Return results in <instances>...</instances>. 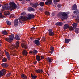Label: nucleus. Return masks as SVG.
<instances>
[{
	"label": "nucleus",
	"mask_w": 79,
	"mask_h": 79,
	"mask_svg": "<svg viewBox=\"0 0 79 79\" xmlns=\"http://www.w3.org/2000/svg\"><path fill=\"white\" fill-rule=\"evenodd\" d=\"M59 1V0H54V4L55 5H57L58 3H57V2H58Z\"/></svg>",
	"instance_id": "34"
},
{
	"label": "nucleus",
	"mask_w": 79,
	"mask_h": 79,
	"mask_svg": "<svg viewBox=\"0 0 79 79\" xmlns=\"http://www.w3.org/2000/svg\"><path fill=\"white\" fill-rule=\"evenodd\" d=\"M10 8L12 9H15L16 8V4L14 2H11L9 4Z\"/></svg>",
	"instance_id": "5"
},
{
	"label": "nucleus",
	"mask_w": 79,
	"mask_h": 79,
	"mask_svg": "<svg viewBox=\"0 0 79 79\" xmlns=\"http://www.w3.org/2000/svg\"><path fill=\"white\" fill-rule=\"evenodd\" d=\"M72 8V10L73 11L76 10L77 9V6H76V5L75 4L73 6Z\"/></svg>",
	"instance_id": "17"
},
{
	"label": "nucleus",
	"mask_w": 79,
	"mask_h": 79,
	"mask_svg": "<svg viewBox=\"0 0 79 79\" xmlns=\"http://www.w3.org/2000/svg\"><path fill=\"white\" fill-rule=\"evenodd\" d=\"M7 61V59L6 58H4L2 60V62H6Z\"/></svg>",
	"instance_id": "37"
},
{
	"label": "nucleus",
	"mask_w": 79,
	"mask_h": 79,
	"mask_svg": "<svg viewBox=\"0 0 79 79\" xmlns=\"http://www.w3.org/2000/svg\"><path fill=\"white\" fill-rule=\"evenodd\" d=\"M25 14L26 12H23L21 14V15L23 16V15H25Z\"/></svg>",
	"instance_id": "44"
},
{
	"label": "nucleus",
	"mask_w": 79,
	"mask_h": 79,
	"mask_svg": "<svg viewBox=\"0 0 79 79\" xmlns=\"http://www.w3.org/2000/svg\"><path fill=\"white\" fill-rule=\"evenodd\" d=\"M26 1H30V0H26Z\"/></svg>",
	"instance_id": "57"
},
{
	"label": "nucleus",
	"mask_w": 79,
	"mask_h": 79,
	"mask_svg": "<svg viewBox=\"0 0 79 79\" xmlns=\"http://www.w3.org/2000/svg\"><path fill=\"white\" fill-rule=\"evenodd\" d=\"M41 10H44V9H42V8H41Z\"/></svg>",
	"instance_id": "58"
},
{
	"label": "nucleus",
	"mask_w": 79,
	"mask_h": 79,
	"mask_svg": "<svg viewBox=\"0 0 79 79\" xmlns=\"http://www.w3.org/2000/svg\"><path fill=\"white\" fill-rule=\"evenodd\" d=\"M50 50L51 51L49 52V53L52 54L54 52V47L52 46L51 47Z\"/></svg>",
	"instance_id": "15"
},
{
	"label": "nucleus",
	"mask_w": 79,
	"mask_h": 79,
	"mask_svg": "<svg viewBox=\"0 0 79 79\" xmlns=\"http://www.w3.org/2000/svg\"><path fill=\"white\" fill-rule=\"evenodd\" d=\"M34 53H38V51L36 50H34Z\"/></svg>",
	"instance_id": "49"
},
{
	"label": "nucleus",
	"mask_w": 79,
	"mask_h": 79,
	"mask_svg": "<svg viewBox=\"0 0 79 79\" xmlns=\"http://www.w3.org/2000/svg\"><path fill=\"white\" fill-rule=\"evenodd\" d=\"M6 70L5 69H3L0 71V77L1 76H3L5 74Z\"/></svg>",
	"instance_id": "7"
},
{
	"label": "nucleus",
	"mask_w": 79,
	"mask_h": 79,
	"mask_svg": "<svg viewBox=\"0 0 79 79\" xmlns=\"http://www.w3.org/2000/svg\"><path fill=\"white\" fill-rule=\"evenodd\" d=\"M19 0V1H22V0Z\"/></svg>",
	"instance_id": "61"
},
{
	"label": "nucleus",
	"mask_w": 79,
	"mask_h": 79,
	"mask_svg": "<svg viewBox=\"0 0 79 79\" xmlns=\"http://www.w3.org/2000/svg\"><path fill=\"white\" fill-rule=\"evenodd\" d=\"M70 40H71L69 39H65V43L68 44V43H69V42L70 41Z\"/></svg>",
	"instance_id": "30"
},
{
	"label": "nucleus",
	"mask_w": 79,
	"mask_h": 79,
	"mask_svg": "<svg viewBox=\"0 0 79 79\" xmlns=\"http://www.w3.org/2000/svg\"><path fill=\"white\" fill-rule=\"evenodd\" d=\"M34 17V15L33 14H29L27 16H22L21 18H19V20L20 21V23H21L22 21H25L27 19H30Z\"/></svg>",
	"instance_id": "1"
},
{
	"label": "nucleus",
	"mask_w": 79,
	"mask_h": 79,
	"mask_svg": "<svg viewBox=\"0 0 79 79\" xmlns=\"http://www.w3.org/2000/svg\"><path fill=\"white\" fill-rule=\"evenodd\" d=\"M21 47L23 48H27V44L24 43H22L21 44Z\"/></svg>",
	"instance_id": "11"
},
{
	"label": "nucleus",
	"mask_w": 79,
	"mask_h": 79,
	"mask_svg": "<svg viewBox=\"0 0 79 79\" xmlns=\"http://www.w3.org/2000/svg\"><path fill=\"white\" fill-rule=\"evenodd\" d=\"M12 54H13V52H11V53H10V54L12 55Z\"/></svg>",
	"instance_id": "56"
},
{
	"label": "nucleus",
	"mask_w": 79,
	"mask_h": 79,
	"mask_svg": "<svg viewBox=\"0 0 79 79\" xmlns=\"http://www.w3.org/2000/svg\"><path fill=\"white\" fill-rule=\"evenodd\" d=\"M1 66H2V67L5 68V67H8V64L6 63H3L1 64Z\"/></svg>",
	"instance_id": "19"
},
{
	"label": "nucleus",
	"mask_w": 79,
	"mask_h": 79,
	"mask_svg": "<svg viewBox=\"0 0 79 79\" xmlns=\"http://www.w3.org/2000/svg\"><path fill=\"white\" fill-rule=\"evenodd\" d=\"M31 29H33V30H34V29H35V28H32Z\"/></svg>",
	"instance_id": "55"
},
{
	"label": "nucleus",
	"mask_w": 79,
	"mask_h": 79,
	"mask_svg": "<svg viewBox=\"0 0 79 79\" xmlns=\"http://www.w3.org/2000/svg\"><path fill=\"white\" fill-rule=\"evenodd\" d=\"M14 47H15V45L14 44H10L9 46V48H10V49H13Z\"/></svg>",
	"instance_id": "9"
},
{
	"label": "nucleus",
	"mask_w": 79,
	"mask_h": 79,
	"mask_svg": "<svg viewBox=\"0 0 79 79\" xmlns=\"http://www.w3.org/2000/svg\"><path fill=\"white\" fill-rule=\"evenodd\" d=\"M75 32L77 34L79 33V28H76L75 30Z\"/></svg>",
	"instance_id": "33"
},
{
	"label": "nucleus",
	"mask_w": 79,
	"mask_h": 79,
	"mask_svg": "<svg viewBox=\"0 0 79 79\" xmlns=\"http://www.w3.org/2000/svg\"><path fill=\"white\" fill-rule=\"evenodd\" d=\"M1 6H2V5L0 4V7H1Z\"/></svg>",
	"instance_id": "59"
},
{
	"label": "nucleus",
	"mask_w": 79,
	"mask_h": 79,
	"mask_svg": "<svg viewBox=\"0 0 79 79\" xmlns=\"http://www.w3.org/2000/svg\"><path fill=\"white\" fill-rule=\"evenodd\" d=\"M0 46H1V44H0Z\"/></svg>",
	"instance_id": "64"
},
{
	"label": "nucleus",
	"mask_w": 79,
	"mask_h": 79,
	"mask_svg": "<svg viewBox=\"0 0 79 79\" xmlns=\"http://www.w3.org/2000/svg\"><path fill=\"white\" fill-rule=\"evenodd\" d=\"M2 33L4 35H7V34H8V32H6L5 30L4 31H2Z\"/></svg>",
	"instance_id": "32"
},
{
	"label": "nucleus",
	"mask_w": 79,
	"mask_h": 79,
	"mask_svg": "<svg viewBox=\"0 0 79 79\" xmlns=\"http://www.w3.org/2000/svg\"><path fill=\"white\" fill-rule=\"evenodd\" d=\"M33 38H30V40H33Z\"/></svg>",
	"instance_id": "53"
},
{
	"label": "nucleus",
	"mask_w": 79,
	"mask_h": 79,
	"mask_svg": "<svg viewBox=\"0 0 79 79\" xmlns=\"http://www.w3.org/2000/svg\"><path fill=\"white\" fill-rule=\"evenodd\" d=\"M15 39V37H14V35H11L9 36V39L6 38L5 40L7 41L8 42H12L13 40Z\"/></svg>",
	"instance_id": "3"
},
{
	"label": "nucleus",
	"mask_w": 79,
	"mask_h": 79,
	"mask_svg": "<svg viewBox=\"0 0 79 79\" xmlns=\"http://www.w3.org/2000/svg\"><path fill=\"white\" fill-rule=\"evenodd\" d=\"M31 76L32 77V78L33 79H36V78L37 77V76H35V75H32V74H31Z\"/></svg>",
	"instance_id": "31"
},
{
	"label": "nucleus",
	"mask_w": 79,
	"mask_h": 79,
	"mask_svg": "<svg viewBox=\"0 0 79 79\" xmlns=\"http://www.w3.org/2000/svg\"><path fill=\"white\" fill-rule=\"evenodd\" d=\"M11 73H8L7 75V77H9V76H10V75H11Z\"/></svg>",
	"instance_id": "43"
},
{
	"label": "nucleus",
	"mask_w": 79,
	"mask_h": 79,
	"mask_svg": "<svg viewBox=\"0 0 79 79\" xmlns=\"http://www.w3.org/2000/svg\"><path fill=\"white\" fill-rule=\"evenodd\" d=\"M74 28H73V27H70L69 28V29L70 31H72L73 30H74Z\"/></svg>",
	"instance_id": "41"
},
{
	"label": "nucleus",
	"mask_w": 79,
	"mask_h": 79,
	"mask_svg": "<svg viewBox=\"0 0 79 79\" xmlns=\"http://www.w3.org/2000/svg\"><path fill=\"white\" fill-rule=\"evenodd\" d=\"M47 61H49V63H52V61H53V60L52 59L50 58L49 57H48L47 58Z\"/></svg>",
	"instance_id": "22"
},
{
	"label": "nucleus",
	"mask_w": 79,
	"mask_h": 79,
	"mask_svg": "<svg viewBox=\"0 0 79 79\" xmlns=\"http://www.w3.org/2000/svg\"><path fill=\"white\" fill-rule=\"evenodd\" d=\"M68 27H69V25L68 24H66L64 26V30L67 29Z\"/></svg>",
	"instance_id": "24"
},
{
	"label": "nucleus",
	"mask_w": 79,
	"mask_h": 79,
	"mask_svg": "<svg viewBox=\"0 0 79 79\" xmlns=\"http://www.w3.org/2000/svg\"><path fill=\"white\" fill-rule=\"evenodd\" d=\"M62 15V19L63 20L66 19H67L68 18V15L65 12H60L58 14V17H60V16Z\"/></svg>",
	"instance_id": "2"
},
{
	"label": "nucleus",
	"mask_w": 79,
	"mask_h": 79,
	"mask_svg": "<svg viewBox=\"0 0 79 79\" xmlns=\"http://www.w3.org/2000/svg\"><path fill=\"white\" fill-rule=\"evenodd\" d=\"M55 24L56 26H62L63 25V23L62 22H57Z\"/></svg>",
	"instance_id": "18"
},
{
	"label": "nucleus",
	"mask_w": 79,
	"mask_h": 79,
	"mask_svg": "<svg viewBox=\"0 0 79 79\" xmlns=\"http://www.w3.org/2000/svg\"><path fill=\"white\" fill-rule=\"evenodd\" d=\"M29 11H35V10L32 7H30L28 9Z\"/></svg>",
	"instance_id": "20"
},
{
	"label": "nucleus",
	"mask_w": 79,
	"mask_h": 79,
	"mask_svg": "<svg viewBox=\"0 0 79 79\" xmlns=\"http://www.w3.org/2000/svg\"><path fill=\"white\" fill-rule=\"evenodd\" d=\"M4 13L5 15H6V16L7 15H10V13L9 12H5Z\"/></svg>",
	"instance_id": "40"
},
{
	"label": "nucleus",
	"mask_w": 79,
	"mask_h": 79,
	"mask_svg": "<svg viewBox=\"0 0 79 79\" xmlns=\"http://www.w3.org/2000/svg\"><path fill=\"white\" fill-rule=\"evenodd\" d=\"M49 31V35L50 36H53L54 35V33L53 32V31L51 29H50L48 30Z\"/></svg>",
	"instance_id": "8"
},
{
	"label": "nucleus",
	"mask_w": 79,
	"mask_h": 79,
	"mask_svg": "<svg viewBox=\"0 0 79 79\" xmlns=\"http://www.w3.org/2000/svg\"><path fill=\"white\" fill-rule=\"evenodd\" d=\"M2 11H5V10H8L10 9V8H8V4L6 5L5 6H2Z\"/></svg>",
	"instance_id": "6"
},
{
	"label": "nucleus",
	"mask_w": 79,
	"mask_h": 79,
	"mask_svg": "<svg viewBox=\"0 0 79 79\" xmlns=\"http://www.w3.org/2000/svg\"><path fill=\"white\" fill-rule=\"evenodd\" d=\"M35 71L37 73H43V70L42 69L40 70H35Z\"/></svg>",
	"instance_id": "28"
},
{
	"label": "nucleus",
	"mask_w": 79,
	"mask_h": 79,
	"mask_svg": "<svg viewBox=\"0 0 79 79\" xmlns=\"http://www.w3.org/2000/svg\"><path fill=\"white\" fill-rule=\"evenodd\" d=\"M14 16H15L13 14H11L10 15V17H11V18H14Z\"/></svg>",
	"instance_id": "45"
},
{
	"label": "nucleus",
	"mask_w": 79,
	"mask_h": 79,
	"mask_svg": "<svg viewBox=\"0 0 79 79\" xmlns=\"http://www.w3.org/2000/svg\"><path fill=\"white\" fill-rule=\"evenodd\" d=\"M43 1L44 2L45 1V0H43Z\"/></svg>",
	"instance_id": "60"
},
{
	"label": "nucleus",
	"mask_w": 79,
	"mask_h": 79,
	"mask_svg": "<svg viewBox=\"0 0 79 79\" xmlns=\"http://www.w3.org/2000/svg\"><path fill=\"white\" fill-rule=\"evenodd\" d=\"M36 60L38 61H40V56L37 55L36 57Z\"/></svg>",
	"instance_id": "26"
},
{
	"label": "nucleus",
	"mask_w": 79,
	"mask_h": 79,
	"mask_svg": "<svg viewBox=\"0 0 79 79\" xmlns=\"http://www.w3.org/2000/svg\"><path fill=\"white\" fill-rule=\"evenodd\" d=\"M0 18H4V17L3 15H2V13H0Z\"/></svg>",
	"instance_id": "42"
},
{
	"label": "nucleus",
	"mask_w": 79,
	"mask_h": 79,
	"mask_svg": "<svg viewBox=\"0 0 79 79\" xmlns=\"http://www.w3.org/2000/svg\"><path fill=\"white\" fill-rule=\"evenodd\" d=\"M33 53V51H29V53L32 54V53Z\"/></svg>",
	"instance_id": "47"
},
{
	"label": "nucleus",
	"mask_w": 79,
	"mask_h": 79,
	"mask_svg": "<svg viewBox=\"0 0 79 79\" xmlns=\"http://www.w3.org/2000/svg\"><path fill=\"white\" fill-rule=\"evenodd\" d=\"M39 5L40 6L42 7L44 5V3L43 2H41L40 3Z\"/></svg>",
	"instance_id": "35"
},
{
	"label": "nucleus",
	"mask_w": 79,
	"mask_h": 79,
	"mask_svg": "<svg viewBox=\"0 0 79 79\" xmlns=\"http://www.w3.org/2000/svg\"><path fill=\"white\" fill-rule=\"evenodd\" d=\"M15 39L16 40H19L20 39V38H19V36H18V35H15Z\"/></svg>",
	"instance_id": "29"
},
{
	"label": "nucleus",
	"mask_w": 79,
	"mask_h": 79,
	"mask_svg": "<svg viewBox=\"0 0 79 79\" xmlns=\"http://www.w3.org/2000/svg\"><path fill=\"white\" fill-rule=\"evenodd\" d=\"M45 14L47 16H49L50 15V13L48 11H46L45 12Z\"/></svg>",
	"instance_id": "36"
},
{
	"label": "nucleus",
	"mask_w": 79,
	"mask_h": 79,
	"mask_svg": "<svg viewBox=\"0 0 79 79\" xmlns=\"http://www.w3.org/2000/svg\"><path fill=\"white\" fill-rule=\"evenodd\" d=\"M41 59H42V60L43 59H44V57L43 56H41Z\"/></svg>",
	"instance_id": "51"
},
{
	"label": "nucleus",
	"mask_w": 79,
	"mask_h": 79,
	"mask_svg": "<svg viewBox=\"0 0 79 79\" xmlns=\"http://www.w3.org/2000/svg\"><path fill=\"white\" fill-rule=\"evenodd\" d=\"M74 14H76V16H74L73 17V18H75V17L77 16V18L76 19V20L77 21V22H79V15H79V11H74L73 12Z\"/></svg>",
	"instance_id": "4"
},
{
	"label": "nucleus",
	"mask_w": 79,
	"mask_h": 79,
	"mask_svg": "<svg viewBox=\"0 0 79 79\" xmlns=\"http://www.w3.org/2000/svg\"><path fill=\"white\" fill-rule=\"evenodd\" d=\"M52 0H48V1L46 2H45V5H48V4H51L52 3Z\"/></svg>",
	"instance_id": "14"
},
{
	"label": "nucleus",
	"mask_w": 79,
	"mask_h": 79,
	"mask_svg": "<svg viewBox=\"0 0 79 79\" xmlns=\"http://www.w3.org/2000/svg\"><path fill=\"white\" fill-rule=\"evenodd\" d=\"M5 54L6 56L7 57V59L8 60H10V54L6 52V51H5Z\"/></svg>",
	"instance_id": "12"
},
{
	"label": "nucleus",
	"mask_w": 79,
	"mask_h": 79,
	"mask_svg": "<svg viewBox=\"0 0 79 79\" xmlns=\"http://www.w3.org/2000/svg\"><path fill=\"white\" fill-rule=\"evenodd\" d=\"M42 40L44 42H45V38H44L43 37L42 38Z\"/></svg>",
	"instance_id": "48"
},
{
	"label": "nucleus",
	"mask_w": 79,
	"mask_h": 79,
	"mask_svg": "<svg viewBox=\"0 0 79 79\" xmlns=\"http://www.w3.org/2000/svg\"><path fill=\"white\" fill-rule=\"evenodd\" d=\"M37 62L36 61H35V62L34 63V64H36L37 63Z\"/></svg>",
	"instance_id": "54"
},
{
	"label": "nucleus",
	"mask_w": 79,
	"mask_h": 79,
	"mask_svg": "<svg viewBox=\"0 0 79 79\" xmlns=\"http://www.w3.org/2000/svg\"><path fill=\"white\" fill-rule=\"evenodd\" d=\"M37 39H38V40H40V38H37Z\"/></svg>",
	"instance_id": "52"
},
{
	"label": "nucleus",
	"mask_w": 79,
	"mask_h": 79,
	"mask_svg": "<svg viewBox=\"0 0 79 79\" xmlns=\"http://www.w3.org/2000/svg\"><path fill=\"white\" fill-rule=\"evenodd\" d=\"M3 58V54L1 52V50H0V58Z\"/></svg>",
	"instance_id": "39"
},
{
	"label": "nucleus",
	"mask_w": 79,
	"mask_h": 79,
	"mask_svg": "<svg viewBox=\"0 0 79 79\" xmlns=\"http://www.w3.org/2000/svg\"><path fill=\"white\" fill-rule=\"evenodd\" d=\"M0 43H1V41H0Z\"/></svg>",
	"instance_id": "63"
},
{
	"label": "nucleus",
	"mask_w": 79,
	"mask_h": 79,
	"mask_svg": "<svg viewBox=\"0 0 79 79\" xmlns=\"http://www.w3.org/2000/svg\"><path fill=\"white\" fill-rule=\"evenodd\" d=\"M54 15H55V14H54V13H52V16H54Z\"/></svg>",
	"instance_id": "50"
},
{
	"label": "nucleus",
	"mask_w": 79,
	"mask_h": 79,
	"mask_svg": "<svg viewBox=\"0 0 79 79\" xmlns=\"http://www.w3.org/2000/svg\"><path fill=\"white\" fill-rule=\"evenodd\" d=\"M6 23L7 25H8L9 26H10L11 24V22L9 21H6Z\"/></svg>",
	"instance_id": "38"
},
{
	"label": "nucleus",
	"mask_w": 79,
	"mask_h": 79,
	"mask_svg": "<svg viewBox=\"0 0 79 79\" xmlns=\"http://www.w3.org/2000/svg\"><path fill=\"white\" fill-rule=\"evenodd\" d=\"M49 74H48V76H49Z\"/></svg>",
	"instance_id": "62"
},
{
	"label": "nucleus",
	"mask_w": 79,
	"mask_h": 79,
	"mask_svg": "<svg viewBox=\"0 0 79 79\" xmlns=\"http://www.w3.org/2000/svg\"><path fill=\"white\" fill-rule=\"evenodd\" d=\"M72 26L73 29H74V28H76L77 26V23H74L72 24Z\"/></svg>",
	"instance_id": "27"
},
{
	"label": "nucleus",
	"mask_w": 79,
	"mask_h": 79,
	"mask_svg": "<svg viewBox=\"0 0 79 79\" xmlns=\"http://www.w3.org/2000/svg\"><path fill=\"white\" fill-rule=\"evenodd\" d=\"M61 4H58V8H60V7H61Z\"/></svg>",
	"instance_id": "46"
},
{
	"label": "nucleus",
	"mask_w": 79,
	"mask_h": 79,
	"mask_svg": "<svg viewBox=\"0 0 79 79\" xmlns=\"http://www.w3.org/2000/svg\"><path fill=\"white\" fill-rule=\"evenodd\" d=\"M18 19H16L14 21V26H18Z\"/></svg>",
	"instance_id": "16"
},
{
	"label": "nucleus",
	"mask_w": 79,
	"mask_h": 79,
	"mask_svg": "<svg viewBox=\"0 0 79 79\" xmlns=\"http://www.w3.org/2000/svg\"><path fill=\"white\" fill-rule=\"evenodd\" d=\"M37 6H39V4L37 3H36L35 4H33L32 5V7L33 8H36L37 7Z\"/></svg>",
	"instance_id": "23"
},
{
	"label": "nucleus",
	"mask_w": 79,
	"mask_h": 79,
	"mask_svg": "<svg viewBox=\"0 0 79 79\" xmlns=\"http://www.w3.org/2000/svg\"><path fill=\"white\" fill-rule=\"evenodd\" d=\"M22 54L23 55H24L25 56H27V52L26 51V50H24L23 51Z\"/></svg>",
	"instance_id": "10"
},
{
	"label": "nucleus",
	"mask_w": 79,
	"mask_h": 79,
	"mask_svg": "<svg viewBox=\"0 0 79 79\" xmlns=\"http://www.w3.org/2000/svg\"><path fill=\"white\" fill-rule=\"evenodd\" d=\"M19 42L18 41L16 42V48H18L19 47Z\"/></svg>",
	"instance_id": "25"
},
{
	"label": "nucleus",
	"mask_w": 79,
	"mask_h": 79,
	"mask_svg": "<svg viewBox=\"0 0 79 79\" xmlns=\"http://www.w3.org/2000/svg\"><path fill=\"white\" fill-rule=\"evenodd\" d=\"M22 78L23 79H27V77L24 74H22L21 76Z\"/></svg>",
	"instance_id": "21"
},
{
	"label": "nucleus",
	"mask_w": 79,
	"mask_h": 79,
	"mask_svg": "<svg viewBox=\"0 0 79 79\" xmlns=\"http://www.w3.org/2000/svg\"><path fill=\"white\" fill-rule=\"evenodd\" d=\"M35 43L36 45H40V42L38 40H35Z\"/></svg>",
	"instance_id": "13"
}]
</instances>
